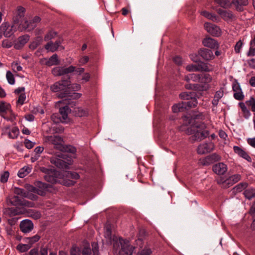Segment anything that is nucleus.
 Returning a JSON list of instances; mask_svg holds the SVG:
<instances>
[{
    "label": "nucleus",
    "mask_w": 255,
    "mask_h": 255,
    "mask_svg": "<svg viewBox=\"0 0 255 255\" xmlns=\"http://www.w3.org/2000/svg\"><path fill=\"white\" fill-rule=\"evenodd\" d=\"M197 105V103L195 101H193L192 103H180L175 104L172 106V111L174 113H178L183 111L185 109H188L194 108Z\"/></svg>",
    "instance_id": "7"
},
{
    "label": "nucleus",
    "mask_w": 255,
    "mask_h": 255,
    "mask_svg": "<svg viewBox=\"0 0 255 255\" xmlns=\"http://www.w3.org/2000/svg\"><path fill=\"white\" fill-rule=\"evenodd\" d=\"M241 179V175L236 174L230 176L228 178L223 181H222V179L219 180L218 181V183L221 184L222 187L227 188L239 181Z\"/></svg>",
    "instance_id": "5"
},
{
    "label": "nucleus",
    "mask_w": 255,
    "mask_h": 255,
    "mask_svg": "<svg viewBox=\"0 0 255 255\" xmlns=\"http://www.w3.org/2000/svg\"><path fill=\"white\" fill-rule=\"evenodd\" d=\"M34 203L22 199L21 206L27 207H34Z\"/></svg>",
    "instance_id": "57"
},
{
    "label": "nucleus",
    "mask_w": 255,
    "mask_h": 255,
    "mask_svg": "<svg viewBox=\"0 0 255 255\" xmlns=\"http://www.w3.org/2000/svg\"><path fill=\"white\" fill-rule=\"evenodd\" d=\"M186 69L189 72H197L198 71L197 64L188 65L186 67Z\"/></svg>",
    "instance_id": "53"
},
{
    "label": "nucleus",
    "mask_w": 255,
    "mask_h": 255,
    "mask_svg": "<svg viewBox=\"0 0 255 255\" xmlns=\"http://www.w3.org/2000/svg\"><path fill=\"white\" fill-rule=\"evenodd\" d=\"M70 109L69 108L66 106L64 107L60 108L59 112L62 117V120H61L62 122H67L68 121V115L70 113Z\"/></svg>",
    "instance_id": "28"
},
{
    "label": "nucleus",
    "mask_w": 255,
    "mask_h": 255,
    "mask_svg": "<svg viewBox=\"0 0 255 255\" xmlns=\"http://www.w3.org/2000/svg\"><path fill=\"white\" fill-rule=\"evenodd\" d=\"M31 168L30 167L24 166L19 170L17 175L20 178H24L31 172Z\"/></svg>",
    "instance_id": "35"
},
{
    "label": "nucleus",
    "mask_w": 255,
    "mask_h": 255,
    "mask_svg": "<svg viewBox=\"0 0 255 255\" xmlns=\"http://www.w3.org/2000/svg\"><path fill=\"white\" fill-rule=\"evenodd\" d=\"M232 3L234 4L239 10H242V6L246 5L248 3V0H232Z\"/></svg>",
    "instance_id": "34"
},
{
    "label": "nucleus",
    "mask_w": 255,
    "mask_h": 255,
    "mask_svg": "<svg viewBox=\"0 0 255 255\" xmlns=\"http://www.w3.org/2000/svg\"><path fill=\"white\" fill-rule=\"evenodd\" d=\"M81 88V85L78 84H74L72 85H70L68 83V86L67 87V89L76 91L80 90Z\"/></svg>",
    "instance_id": "56"
},
{
    "label": "nucleus",
    "mask_w": 255,
    "mask_h": 255,
    "mask_svg": "<svg viewBox=\"0 0 255 255\" xmlns=\"http://www.w3.org/2000/svg\"><path fill=\"white\" fill-rule=\"evenodd\" d=\"M2 117L7 121H13L15 119V115L11 110V112H8L7 114L2 115Z\"/></svg>",
    "instance_id": "47"
},
{
    "label": "nucleus",
    "mask_w": 255,
    "mask_h": 255,
    "mask_svg": "<svg viewBox=\"0 0 255 255\" xmlns=\"http://www.w3.org/2000/svg\"><path fill=\"white\" fill-rule=\"evenodd\" d=\"M25 8L22 6H18L15 12V15L13 17V22L17 25L22 24L21 19L24 16Z\"/></svg>",
    "instance_id": "15"
},
{
    "label": "nucleus",
    "mask_w": 255,
    "mask_h": 255,
    "mask_svg": "<svg viewBox=\"0 0 255 255\" xmlns=\"http://www.w3.org/2000/svg\"><path fill=\"white\" fill-rule=\"evenodd\" d=\"M195 93L194 92H185L181 93L179 95L180 98L187 101L182 102V103H192V101H195L197 103V99L195 98Z\"/></svg>",
    "instance_id": "18"
},
{
    "label": "nucleus",
    "mask_w": 255,
    "mask_h": 255,
    "mask_svg": "<svg viewBox=\"0 0 255 255\" xmlns=\"http://www.w3.org/2000/svg\"><path fill=\"white\" fill-rule=\"evenodd\" d=\"M243 46L242 40L238 41L235 46V51L236 53H239Z\"/></svg>",
    "instance_id": "60"
},
{
    "label": "nucleus",
    "mask_w": 255,
    "mask_h": 255,
    "mask_svg": "<svg viewBox=\"0 0 255 255\" xmlns=\"http://www.w3.org/2000/svg\"><path fill=\"white\" fill-rule=\"evenodd\" d=\"M201 14L207 18L210 19L213 21L218 22L220 20L219 18L217 15L207 11H201Z\"/></svg>",
    "instance_id": "32"
},
{
    "label": "nucleus",
    "mask_w": 255,
    "mask_h": 255,
    "mask_svg": "<svg viewBox=\"0 0 255 255\" xmlns=\"http://www.w3.org/2000/svg\"><path fill=\"white\" fill-rule=\"evenodd\" d=\"M114 248L119 255H132L134 248L130 245L128 240L119 238V241L114 244Z\"/></svg>",
    "instance_id": "1"
},
{
    "label": "nucleus",
    "mask_w": 255,
    "mask_h": 255,
    "mask_svg": "<svg viewBox=\"0 0 255 255\" xmlns=\"http://www.w3.org/2000/svg\"><path fill=\"white\" fill-rule=\"evenodd\" d=\"M40 21V18L38 16H35L31 21L28 22L25 20L24 24L22 26H19L20 31L27 29L28 31L33 30L37 25V24Z\"/></svg>",
    "instance_id": "9"
},
{
    "label": "nucleus",
    "mask_w": 255,
    "mask_h": 255,
    "mask_svg": "<svg viewBox=\"0 0 255 255\" xmlns=\"http://www.w3.org/2000/svg\"><path fill=\"white\" fill-rule=\"evenodd\" d=\"M199 54L205 60L209 61L214 58L213 52L209 49L203 48L199 51Z\"/></svg>",
    "instance_id": "17"
},
{
    "label": "nucleus",
    "mask_w": 255,
    "mask_h": 255,
    "mask_svg": "<svg viewBox=\"0 0 255 255\" xmlns=\"http://www.w3.org/2000/svg\"><path fill=\"white\" fill-rule=\"evenodd\" d=\"M19 134V130L17 128L13 127L9 132V137L11 138H15Z\"/></svg>",
    "instance_id": "43"
},
{
    "label": "nucleus",
    "mask_w": 255,
    "mask_h": 255,
    "mask_svg": "<svg viewBox=\"0 0 255 255\" xmlns=\"http://www.w3.org/2000/svg\"><path fill=\"white\" fill-rule=\"evenodd\" d=\"M22 199H20L17 196H14L10 199L11 204L14 206H21Z\"/></svg>",
    "instance_id": "44"
},
{
    "label": "nucleus",
    "mask_w": 255,
    "mask_h": 255,
    "mask_svg": "<svg viewBox=\"0 0 255 255\" xmlns=\"http://www.w3.org/2000/svg\"><path fill=\"white\" fill-rule=\"evenodd\" d=\"M224 95V92L222 90L220 89L217 91L214 95V99L212 102V104L214 106H217L220 100L223 97Z\"/></svg>",
    "instance_id": "31"
},
{
    "label": "nucleus",
    "mask_w": 255,
    "mask_h": 255,
    "mask_svg": "<svg viewBox=\"0 0 255 255\" xmlns=\"http://www.w3.org/2000/svg\"><path fill=\"white\" fill-rule=\"evenodd\" d=\"M81 254L82 255H91V250L89 247V245L85 246L81 251Z\"/></svg>",
    "instance_id": "52"
},
{
    "label": "nucleus",
    "mask_w": 255,
    "mask_h": 255,
    "mask_svg": "<svg viewBox=\"0 0 255 255\" xmlns=\"http://www.w3.org/2000/svg\"><path fill=\"white\" fill-rule=\"evenodd\" d=\"M232 89L234 91V98L236 100L242 101L244 99L245 96L239 83H234L232 85Z\"/></svg>",
    "instance_id": "11"
},
{
    "label": "nucleus",
    "mask_w": 255,
    "mask_h": 255,
    "mask_svg": "<svg viewBox=\"0 0 255 255\" xmlns=\"http://www.w3.org/2000/svg\"><path fill=\"white\" fill-rule=\"evenodd\" d=\"M42 37L41 36H37L29 45V48L34 50L39 45L42 41Z\"/></svg>",
    "instance_id": "36"
},
{
    "label": "nucleus",
    "mask_w": 255,
    "mask_h": 255,
    "mask_svg": "<svg viewBox=\"0 0 255 255\" xmlns=\"http://www.w3.org/2000/svg\"><path fill=\"white\" fill-rule=\"evenodd\" d=\"M197 128L198 129L194 133L193 140H201L209 135V131L206 129V126L204 123L199 127L197 126Z\"/></svg>",
    "instance_id": "6"
},
{
    "label": "nucleus",
    "mask_w": 255,
    "mask_h": 255,
    "mask_svg": "<svg viewBox=\"0 0 255 255\" xmlns=\"http://www.w3.org/2000/svg\"><path fill=\"white\" fill-rule=\"evenodd\" d=\"M247 185L248 184L246 183H240L233 188V192L235 193L240 192L245 189L247 187Z\"/></svg>",
    "instance_id": "40"
},
{
    "label": "nucleus",
    "mask_w": 255,
    "mask_h": 255,
    "mask_svg": "<svg viewBox=\"0 0 255 255\" xmlns=\"http://www.w3.org/2000/svg\"><path fill=\"white\" fill-rule=\"evenodd\" d=\"M244 194L246 198L250 200L255 196V191L253 189H248L245 191Z\"/></svg>",
    "instance_id": "42"
},
{
    "label": "nucleus",
    "mask_w": 255,
    "mask_h": 255,
    "mask_svg": "<svg viewBox=\"0 0 255 255\" xmlns=\"http://www.w3.org/2000/svg\"><path fill=\"white\" fill-rule=\"evenodd\" d=\"M246 104L251 107V110L253 112H255V99L251 97L250 99L246 102Z\"/></svg>",
    "instance_id": "45"
},
{
    "label": "nucleus",
    "mask_w": 255,
    "mask_h": 255,
    "mask_svg": "<svg viewBox=\"0 0 255 255\" xmlns=\"http://www.w3.org/2000/svg\"><path fill=\"white\" fill-rule=\"evenodd\" d=\"M190 77L191 80L200 82L201 74H190Z\"/></svg>",
    "instance_id": "63"
},
{
    "label": "nucleus",
    "mask_w": 255,
    "mask_h": 255,
    "mask_svg": "<svg viewBox=\"0 0 255 255\" xmlns=\"http://www.w3.org/2000/svg\"><path fill=\"white\" fill-rule=\"evenodd\" d=\"M22 24L17 25V24L14 23L12 22V25L9 24L8 23L4 22L3 23L1 26L0 28L1 30L3 32V34L6 37H10L11 35L13 34L14 32L16 31L17 29H18L20 31L19 26H22Z\"/></svg>",
    "instance_id": "2"
},
{
    "label": "nucleus",
    "mask_w": 255,
    "mask_h": 255,
    "mask_svg": "<svg viewBox=\"0 0 255 255\" xmlns=\"http://www.w3.org/2000/svg\"><path fill=\"white\" fill-rule=\"evenodd\" d=\"M75 67L70 66L68 67H57L53 69L52 74L56 76H59L72 73L75 71Z\"/></svg>",
    "instance_id": "8"
},
{
    "label": "nucleus",
    "mask_w": 255,
    "mask_h": 255,
    "mask_svg": "<svg viewBox=\"0 0 255 255\" xmlns=\"http://www.w3.org/2000/svg\"><path fill=\"white\" fill-rule=\"evenodd\" d=\"M152 252L150 249L147 247H145L140 252H139L137 254H142V255H149L151 254Z\"/></svg>",
    "instance_id": "64"
},
{
    "label": "nucleus",
    "mask_w": 255,
    "mask_h": 255,
    "mask_svg": "<svg viewBox=\"0 0 255 255\" xmlns=\"http://www.w3.org/2000/svg\"><path fill=\"white\" fill-rule=\"evenodd\" d=\"M198 71L209 72L213 69L212 66L209 64L201 62L197 64Z\"/></svg>",
    "instance_id": "30"
},
{
    "label": "nucleus",
    "mask_w": 255,
    "mask_h": 255,
    "mask_svg": "<svg viewBox=\"0 0 255 255\" xmlns=\"http://www.w3.org/2000/svg\"><path fill=\"white\" fill-rule=\"evenodd\" d=\"M73 112L75 116L79 117H87L89 114L88 109L81 107L75 108Z\"/></svg>",
    "instance_id": "21"
},
{
    "label": "nucleus",
    "mask_w": 255,
    "mask_h": 255,
    "mask_svg": "<svg viewBox=\"0 0 255 255\" xmlns=\"http://www.w3.org/2000/svg\"><path fill=\"white\" fill-rule=\"evenodd\" d=\"M31 247V244H20L18 245H17L16 249L17 250H18L20 252L23 253L27 251H28Z\"/></svg>",
    "instance_id": "41"
},
{
    "label": "nucleus",
    "mask_w": 255,
    "mask_h": 255,
    "mask_svg": "<svg viewBox=\"0 0 255 255\" xmlns=\"http://www.w3.org/2000/svg\"><path fill=\"white\" fill-rule=\"evenodd\" d=\"M26 188L27 190H28V192H31V193H37L38 194H40V191L37 189L36 188L34 187L33 186L30 185H27L26 186Z\"/></svg>",
    "instance_id": "51"
},
{
    "label": "nucleus",
    "mask_w": 255,
    "mask_h": 255,
    "mask_svg": "<svg viewBox=\"0 0 255 255\" xmlns=\"http://www.w3.org/2000/svg\"><path fill=\"white\" fill-rule=\"evenodd\" d=\"M68 86V81H61L55 83L51 86L50 89L53 92H57L60 91L67 89Z\"/></svg>",
    "instance_id": "13"
},
{
    "label": "nucleus",
    "mask_w": 255,
    "mask_h": 255,
    "mask_svg": "<svg viewBox=\"0 0 255 255\" xmlns=\"http://www.w3.org/2000/svg\"><path fill=\"white\" fill-rule=\"evenodd\" d=\"M56 35V33L53 31H50L48 32L44 37L45 41H49L54 38Z\"/></svg>",
    "instance_id": "50"
},
{
    "label": "nucleus",
    "mask_w": 255,
    "mask_h": 255,
    "mask_svg": "<svg viewBox=\"0 0 255 255\" xmlns=\"http://www.w3.org/2000/svg\"><path fill=\"white\" fill-rule=\"evenodd\" d=\"M14 214L15 215L25 214L26 216L31 217L35 220L39 219L41 216V214L39 211L32 209L27 210L24 208L15 209L14 210Z\"/></svg>",
    "instance_id": "4"
},
{
    "label": "nucleus",
    "mask_w": 255,
    "mask_h": 255,
    "mask_svg": "<svg viewBox=\"0 0 255 255\" xmlns=\"http://www.w3.org/2000/svg\"><path fill=\"white\" fill-rule=\"evenodd\" d=\"M9 176V173L8 171L4 172L0 176V181L2 183L7 182Z\"/></svg>",
    "instance_id": "55"
},
{
    "label": "nucleus",
    "mask_w": 255,
    "mask_h": 255,
    "mask_svg": "<svg viewBox=\"0 0 255 255\" xmlns=\"http://www.w3.org/2000/svg\"><path fill=\"white\" fill-rule=\"evenodd\" d=\"M212 80V77L208 74H201L200 83L205 84L204 90H207L209 87L208 84L210 83Z\"/></svg>",
    "instance_id": "26"
},
{
    "label": "nucleus",
    "mask_w": 255,
    "mask_h": 255,
    "mask_svg": "<svg viewBox=\"0 0 255 255\" xmlns=\"http://www.w3.org/2000/svg\"><path fill=\"white\" fill-rule=\"evenodd\" d=\"M227 166L223 162H220L213 165V171L218 175H223L227 171Z\"/></svg>",
    "instance_id": "16"
},
{
    "label": "nucleus",
    "mask_w": 255,
    "mask_h": 255,
    "mask_svg": "<svg viewBox=\"0 0 255 255\" xmlns=\"http://www.w3.org/2000/svg\"><path fill=\"white\" fill-rule=\"evenodd\" d=\"M24 198H27L32 200H36L38 196L34 194L33 193L26 191Z\"/></svg>",
    "instance_id": "58"
},
{
    "label": "nucleus",
    "mask_w": 255,
    "mask_h": 255,
    "mask_svg": "<svg viewBox=\"0 0 255 255\" xmlns=\"http://www.w3.org/2000/svg\"><path fill=\"white\" fill-rule=\"evenodd\" d=\"M29 39V36L28 35H24L19 37L18 39V44H15L16 48H19V47L23 46L26 44Z\"/></svg>",
    "instance_id": "33"
},
{
    "label": "nucleus",
    "mask_w": 255,
    "mask_h": 255,
    "mask_svg": "<svg viewBox=\"0 0 255 255\" xmlns=\"http://www.w3.org/2000/svg\"><path fill=\"white\" fill-rule=\"evenodd\" d=\"M33 228V224L31 221L25 219L22 221L20 224V229L24 233L30 232Z\"/></svg>",
    "instance_id": "14"
},
{
    "label": "nucleus",
    "mask_w": 255,
    "mask_h": 255,
    "mask_svg": "<svg viewBox=\"0 0 255 255\" xmlns=\"http://www.w3.org/2000/svg\"><path fill=\"white\" fill-rule=\"evenodd\" d=\"M66 176L69 179H77L79 178V175L76 172H68L65 173Z\"/></svg>",
    "instance_id": "49"
},
{
    "label": "nucleus",
    "mask_w": 255,
    "mask_h": 255,
    "mask_svg": "<svg viewBox=\"0 0 255 255\" xmlns=\"http://www.w3.org/2000/svg\"><path fill=\"white\" fill-rule=\"evenodd\" d=\"M50 161L51 162L54 164L56 167L61 169H68L69 167V165L70 164V163H67L61 159L57 158L55 157L51 158Z\"/></svg>",
    "instance_id": "19"
},
{
    "label": "nucleus",
    "mask_w": 255,
    "mask_h": 255,
    "mask_svg": "<svg viewBox=\"0 0 255 255\" xmlns=\"http://www.w3.org/2000/svg\"><path fill=\"white\" fill-rule=\"evenodd\" d=\"M104 230V236L107 240V242L109 243H111L112 241L113 240L116 242L117 241H115V237L113 236L112 234V230L110 225L106 224L105 226Z\"/></svg>",
    "instance_id": "22"
},
{
    "label": "nucleus",
    "mask_w": 255,
    "mask_h": 255,
    "mask_svg": "<svg viewBox=\"0 0 255 255\" xmlns=\"http://www.w3.org/2000/svg\"><path fill=\"white\" fill-rule=\"evenodd\" d=\"M218 13L225 20H228L233 17V14L230 11L219 9Z\"/></svg>",
    "instance_id": "29"
},
{
    "label": "nucleus",
    "mask_w": 255,
    "mask_h": 255,
    "mask_svg": "<svg viewBox=\"0 0 255 255\" xmlns=\"http://www.w3.org/2000/svg\"><path fill=\"white\" fill-rule=\"evenodd\" d=\"M6 77L9 84L13 85L15 83V79L13 75L10 71H7L6 74Z\"/></svg>",
    "instance_id": "48"
},
{
    "label": "nucleus",
    "mask_w": 255,
    "mask_h": 255,
    "mask_svg": "<svg viewBox=\"0 0 255 255\" xmlns=\"http://www.w3.org/2000/svg\"><path fill=\"white\" fill-rule=\"evenodd\" d=\"M234 150L235 152L240 155L241 157L247 160L248 161H251V157L249 154L243 149L239 146H234Z\"/></svg>",
    "instance_id": "25"
},
{
    "label": "nucleus",
    "mask_w": 255,
    "mask_h": 255,
    "mask_svg": "<svg viewBox=\"0 0 255 255\" xmlns=\"http://www.w3.org/2000/svg\"><path fill=\"white\" fill-rule=\"evenodd\" d=\"M40 170L46 174L44 177L45 179L47 181L49 182L50 183H54L56 182V180L55 178L51 175V174L52 173V171L51 169H49L45 167H41Z\"/></svg>",
    "instance_id": "23"
},
{
    "label": "nucleus",
    "mask_w": 255,
    "mask_h": 255,
    "mask_svg": "<svg viewBox=\"0 0 255 255\" xmlns=\"http://www.w3.org/2000/svg\"><path fill=\"white\" fill-rule=\"evenodd\" d=\"M45 142L54 145V148L62 150L63 148L62 138L58 135H48L44 137Z\"/></svg>",
    "instance_id": "3"
},
{
    "label": "nucleus",
    "mask_w": 255,
    "mask_h": 255,
    "mask_svg": "<svg viewBox=\"0 0 255 255\" xmlns=\"http://www.w3.org/2000/svg\"><path fill=\"white\" fill-rule=\"evenodd\" d=\"M215 1L221 6L225 8L229 7L232 4L231 0H215Z\"/></svg>",
    "instance_id": "39"
},
{
    "label": "nucleus",
    "mask_w": 255,
    "mask_h": 255,
    "mask_svg": "<svg viewBox=\"0 0 255 255\" xmlns=\"http://www.w3.org/2000/svg\"><path fill=\"white\" fill-rule=\"evenodd\" d=\"M204 26L207 31L213 36H219L220 35L221 31L218 26L209 22H205Z\"/></svg>",
    "instance_id": "10"
},
{
    "label": "nucleus",
    "mask_w": 255,
    "mask_h": 255,
    "mask_svg": "<svg viewBox=\"0 0 255 255\" xmlns=\"http://www.w3.org/2000/svg\"><path fill=\"white\" fill-rule=\"evenodd\" d=\"M202 42L204 46L209 47L211 49H217L219 47V44L217 41L210 37H206L204 38Z\"/></svg>",
    "instance_id": "20"
},
{
    "label": "nucleus",
    "mask_w": 255,
    "mask_h": 255,
    "mask_svg": "<svg viewBox=\"0 0 255 255\" xmlns=\"http://www.w3.org/2000/svg\"><path fill=\"white\" fill-rule=\"evenodd\" d=\"M92 247L93 255H99V246L98 244L94 242L92 244Z\"/></svg>",
    "instance_id": "59"
},
{
    "label": "nucleus",
    "mask_w": 255,
    "mask_h": 255,
    "mask_svg": "<svg viewBox=\"0 0 255 255\" xmlns=\"http://www.w3.org/2000/svg\"><path fill=\"white\" fill-rule=\"evenodd\" d=\"M60 42L59 40H57L54 43L49 42L47 44L45 45V48L48 51L53 52L58 48V47L60 46Z\"/></svg>",
    "instance_id": "27"
},
{
    "label": "nucleus",
    "mask_w": 255,
    "mask_h": 255,
    "mask_svg": "<svg viewBox=\"0 0 255 255\" xmlns=\"http://www.w3.org/2000/svg\"><path fill=\"white\" fill-rule=\"evenodd\" d=\"M11 105L3 101L0 102V113L1 116L7 114L8 112H11Z\"/></svg>",
    "instance_id": "24"
},
{
    "label": "nucleus",
    "mask_w": 255,
    "mask_h": 255,
    "mask_svg": "<svg viewBox=\"0 0 255 255\" xmlns=\"http://www.w3.org/2000/svg\"><path fill=\"white\" fill-rule=\"evenodd\" d=\"M209 156L213 163L221 160V156L219 154L215 153L209 155Z\"/></svg>",
    "instance_id": "61"
},
{
    "label": "nucleus",
    "mask_w": 255,
    "mask_h": 255,
    "mask_svg": "<svg viewBox=\"0 0 255 255\" xmlns=\"http://www.w3.org/2000/svg\"><path fill=\"white\" fill-rule=\"evenodd\" d=\"M25 99H26L25 94L24 93H21L18 97V99L17 101V103L18 104H20V105H22L24 104Z\"/></svg>",
    "instance_id": "62"
},
{
    "label": "nucleus",
    "mask_w": 255,
    "mask_h": 255,
    "mask_svg": "<svg viewBox=\"0 0 255 255\" xmlns=\"http://www.w3.org/2000/svg\"><path fill=\"white\" fill-rule=\"evenodd\" d=\"M14 192L17 195H20L23 197H24L26 191H25L23 189L16 187L14 188Z\"/></svg>",
    "instance_id": "54"
},
{
    "label": "nucleus",
    "mask_w": 255,
    "mask_h": 255,
    "mask_svg": "<svg viewBox=\"0 0 255 255\" xmlns=\"http://www.w3.org/2000/svg\"><path fill=\"white\" fill-rule=\"evenodd\" d=\"M200 163L201 164L204 166H208L210 165L211 164L213 163V162L212 161L211 159L209 157V155L207 157L200 159Z\"/></svg>",
    "instance_id": "46"
},
{
    "label": "nucleus",
    "mask_w": 255,
    "mask_h": 255,
    "mask_svg": "<svg viewBox=\"0 0 255 255\" xmlns=\"http://www.w3.org/2000/svg\"><path fill=\"white\" fill-rule=\"evenodd\" d=\"M58 56L57 54L53 55L46 62L47 66L57 65L58 64Z\"/></svg>",
    "instance_id": "38"
},
{
    "label": "nucleus",
    "mask_w": 255,
    "mask_h": 255,
    "mask_svg": "<svg viewBox=\"0 0 255 255\" xmlns=\"http://www.w3.org/2000/svg\"><path fill=\"white\" fill-rule=\"evenodd\" d=\"M214 148L213 142L204 143L198 146L197 152L199 154H203L212 151Z\"/></svg>",
    "instance_id": "12"
},
{
    "label": "nucleus",
    "mask_w": 255,
    "mask_h": 255,
    "mask_svg": "<svg viewBox=\"0 0 255 255\" xmlns=\"http://www.w3.org/2000/svg\"><path fill=\"white\" fill-rule=\"evenodd\" d=\"M239 106L244 114V117L246 119H248L251 116V112L247 108L244 103H240Z\"/></svg>",
    "instance_id": "37"
}]
</instances>
